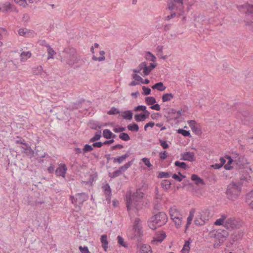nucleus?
Masks as SVG:
<instances>
[{
	"label": "nucleus",
	"instance_id": "nucleus-1",
	"mask_svg": "<svg viewBox=\"0 0 253 253\" xmlns=\"http://www.w3.org/2000/svg\"><path fill=\"white\" fill-rule=\"evenodd\" d=\"M144 194L140 189H137L136 192L132 195L126 197V204L127 210L129 211L132 208H134L137 211L141 208L142 200Z\"/></svg>",
	"mask_w": 253,
	"mask_h": 253
},
{
	"label": "nucleus",
	"instance_id": "nucleus-2",
	"mask_svg": "<svg viewBox=\"0 0 253 253\" xmlns=\"http://www.w3.org/2000/svg\"><path fill=\"white\" fill-rule=\"evenodd\" d=\"M238 10L243 13L246 14V16L249 19H252L253 20V5L246 3L243 5L237 6ZM245 25L246 29L249 31L253 32V21L250 20H244Z\"/></svg>",
	"mask_w": 253,
	"mask_h": 253
},
{
	"label": "nucleus",
	"instance_id": "nucleus-3",
	"mask_svg": "<svg viewBox=\"0 0 253 253\" xmlns=\"http://www.w3.org/2000/svg\"><path fill=\"white\" fill-rule=\"evenodd\" d=\"M168 217L164 212H159L152 216L148 221L150 228L155 230L157 227H160L167 222Z\"/></svg>",
	"mask_w": 253,
	"mask_h": 253
},
{
	"label": "nucleus",
	"instance_id": "nucleus-4",
	"mask_svg": "<svg viewBox=\"0 0 253 253\" xmlns=\"http://www.w3.org/2000/svg\"><path fill=\"white\" fill-rule=\"evenodd\" d=\"M79 60L76 53V50L74 48H67L65 49L61 57V61L65 62L70 67L77 63Z\"/></svg>",
	"mask_w": 253,
	"mask_h": 253
},
{
	"label": "nucleus",
	"instance_id": "nucleus-5",
	"mask_svg": "<svg viewBox=\"0 0 253 253\" xmlns=\"http://www.w3.org/2000/svg\"><path fill=\"white\" fill-rule=\"evenodd\" d=\"M241 186L239 183L231 182L227 187L226 194L228 199L234 201L240 194Z\"/></svg>",
	"mask_w": 253,
	"mask_h": 253
},
{
	"label": "nucleus",
	"instance_id": "nucleus-6",
	"mask_svg": "<svg viewBox=\"0 0 253 253\" xmlns=\"http://www.w3.org/2000/svg\"><path fill=\"white\" fill-rule=\"evenodd\" d=\"M184 0H168L167 9L170 11L183 12Z\"/></svg>",
	"mask_w": 253,
	"mask_h": 253
},
{
	"label": "nucleus",
	"instance_id": "nucleus-7",
	"mask_svg": "<svg viewBox=\"0 0 253 253\" xmlns=\"http://www.w3.org/2000/svg\"><path fill=\"white\" fill-rule=\"evenodd\" d=\"M211 234V237L223 243L226 240L229 235L227 230L220 229L212 231Z\"/></svg>",
	"mask_w": 253,
	"mask_h": 253
},
{
	"label": "nucleus",
	"instance_id": "nucleus-8",
	"mask_svg": "<svg viewBox=\"0 0 253 253\" xmlns=\"http://www.w3.org/2000/svg\"><path fill=\"white\" fill-rule=\"evenodd\" d=\"M21 148L23 149L22 152L25 153L29 158H32L35 155H39L38 151H33L27 143L25 144Z\"/></svg>",
	"mask_w": 253,
	"mask_h": 253
},
{
	"label": "nucleus",
	"instance_id": "nucleus-9",
	"mask_svg": "<svg viewBox=\"0 0 253 253\" xmlns=\"http://www.w3.org/2000/svg\"><path fill=\"white\" fill-rule=\"evenodd\" d=\"M143 70V73L144 76H147L148 72V66L145 62L141 63L138 67L136 69H133L132 71L135 73H139L141 74V71Z\"/></svg>",
	"mask_w": 253,
	"mask_h": 253
},
{
	"label": "nucleus",
	"instance_id": "nucleus-10",
	"mask_svg": "<svg viewBox=\"0 0 253 253\" xmlns=\"http://www.w3.org/2000/svg\"><path fill=\"white\" fill-rule=\"evenodd\" d=\"M248 164L247 160L242 156H240L238 158L237 160H235V162L233 165H236V169H243L244 166Z\"/></svg>",
	"mask_w": 253,
	"mask_h": 253
},
{
	"label": "nucleus",
	"instance_id": "nucleus-11",
	"mask_svg": "<svg viewBox=\"0 0 253 253\" xmlns=\"http://www.w3.org/2000/svg\"><path fill=\"white\" fill-rule=\"evenodd\" d=\"M243 236V233L241 230L236 231L231 236V240L230 243L231 245L233 244L237 241L240 240Z\"/></svg>",
	"mask_w": 253,
	"mask_h": 253
},
{
	"label": "nucleus",
	"instance_id": "nucleus-12",
	"mask_svg": "<svg viewBox=\"0 0 253 253\" xmlns=\"http://www.w3.org/2000/svg\"><path fill=\"white\" fill-rule=\"evenodd\" d=\"M102 189L104 190V194L106 196V200L108 203H110L111 201V197L112 196V190L109 184L106 183L102 186Z\"/></svg>",
	"mask_w": 253,
	"mask_h": 253
},
{
	"label": "nucleus",
	"instance_id": "nucleus-13",
	"mask_svg": "<svg viewBox=\"0 0 253 253\" xmlns=\"http://www.w3.org/2000/svg\"><path fill=\"white\" fill-rule=\"evenodd\" d=\"M76 197H77L79 204L81 205H83V203L86 201L89 197L88 194L84 192L77 193L76 194Z\"/></svg>",
	"mask_w": 253,
	"mask_h": 253
},
{
	"label": "nucleus",
	"instance_id": "nucleus-14",
	"mask_svg": "<svg viewBox=\"0 0 253 253\" xmlns=\"http://www.w3.org/2000/svg\"><path fill=\"white\" fill-rule=\"evenodd\" d=\"M130 155V152L127 151L125 154L117 157H113L112 158V159L113 160L114 163H118V164H121L125 161L126 159L129 157Z\"/></svg>",
	"mask_w": 253,
	"mask_h": 253
},
{
	"label": "nucleus",
	"instance_id": "nucleus-15",
	"mask_svg": "<svg viewBox=\"0 0 253 253\" xmlns=\"http://www.w3.org/2000/svg\"><path fill=\"white\" fill-rule=\"evenodd\" d=\"M67 168L65 164H63L59 166L55 170V174L57 176L64 177L66 173Z\"/></svg>",
	"mask_w": 253,
	"mask_h": 253
},
{
	"label": "nucleus",
	"instance_id": "nucleus-16",
	"mask_svg": "<svg viewBox=\"0 0 253 253\" xmlns=\"http://www.w3.org/2000/svg\"><path fill=\"white\" fill-rule=\"evenodd\" d=\"M166 237V233L163 232L162 233L157 235L153 238V239L152 241V243L153 244L158 245V244L161 243Z\"/></svg>",
	"mask_w": 253,
	"mask_h": 253
},
{
	"label": "nucleus",
	"instance_id": "nucleus-17",
	"mask_svg": "<svg viewBox=\"0 0 253 253\" xmlns=\"http://www.w3.org/2000/svg\"><path fill=\"white\" fill-rule=\"evenodd\" d=\"M181 160L193 162L195 161L194 153L193 152H186L182 154Z\"/></svg>",
	"mask_w": 253,
	"mask_h": 253
},
{
	"label": "nucleus",
	"instance_id": "nucleus-18",
	"mask_svg": "<svg viewBox=\"0 0 253 253\" xmlns=\"http://www.w3.org/2000/svg\"><path fill=\"white\" fill-rule=\"evenodd\" d=\"M134 230V236L133 238L136 239L138 242L141 239V236L142 235V227L138 228H133Z\"/></svg>",
	"mask_w": 253,
	"mask_h": 253
},
{
	"label": "nucleus",
	"instance_id": "nucleus-19",
	"mask_svg": "<svg viewBox=\"0 0 253 253\" xmlns=\"http://www.w3.org/2000/svg\"><path fill=\"white\" fill-rule=\"evenodd\" d=\"M236 223L237 222L235 219L230 218L226 220L224 226L226 227L227 229H233L236 226Z\"/></svg>",
	"mask_w": 253,
	"mask_h": 253
},
{
	"label": "nucleus",
	"instance_id": "nucleus-20",
	"mask_svg": "<svg viewBox=\"0 0 253 253\" xmlns=\"http://www.w3.org/2000/svg\"><path fill=\"white\" fill-rule=\"evenodd\" d=\"M191 180L195 181V184L199 185L200 184L204 185V180L196 174H192L191 175Z\"/></svg>",
	"mask_w": 253,
	"mask_h": 253
},
{
	"label": "nucleus",
	"instance_id": "nucleus-21",
	"mask_svg": "<svg viewBox=\"0 0 253 253\" xmlns=\"http://www.w3.org/2000/svg\"><path fill=\"white\" fill-rule=\"evenodd\" d=\"M169 214L171 219H177V217L181 216L179 212L175 208H170Z\"/></svg>",
	"mask_w": 253,
	"mask_h": 253
},
{
	"label": "nucleus",
	"instance_id": "nucleus-22",
	"mask_svg": "<svg viewBox=\"0 0 253 253\" xmlns=\"http://www.w3.org/2000/svg\"><path fill=\"white\" fill-rule=\"evenodd\" d=\"M163 110L166 112V114L164 115V116L168 120L172 119L170 115V114H174L176 113V110L173 108H164Z\"/></svg>",
	"mask_w": 253,
	"mask_h": 253
},
{
	"label": "nucleus",
	"instance_id": "nucleus-23",
	"mask_svg": "<svg viewBox=\"0 0 253 253\" xmlns=\"http://www.w3.org/2000/svg\"><path fill=\"white\" fill-rule=\"evenodd\" d=\"M100 241L102 243V248L106 251L108 248V242L107 236L106 234L102 235L100 238Z\"/></svg>",
	"mask_w": 253,
	"mask_h": 253
},
{
	"label": "nucleus",
	"instance_id": "nucleus-24",
	"mask_svg": "<svg viewBox=\"0 0 253 253\" xmlns=\"http://www.w3.org/2000/svg\"><path fill=\"white\" fill-rule=\"evenodd\" d=\"M152 88L153 89H157L160 91H163L166 89V86L164 85L162 82H159L154 84L152 86Z\"/></svg>",
	"mask_w": 253,
	"mask_h": 253
},
{
	"label": "nucleus",
	"instance_id": "nucleus-25",
	"mask_svg": "<svg viewBox=\"0 0 253 253\" xmlns=\"http://www.w3.org/2000/svg\"><path fill=\"white\" fill-rule=\"evenodd\" d=\"M122 116L124 119L131 120L133 117V113L131 110L125 111L122 113Z\"/></svg>",
	"mask_w": 253,
	"mask_h": 253
},
{
	"label": "nucleus",
	"instance_id": "nucleus-26",
	"mask_svg": "<svg viewBox=\"0 0 253 253\" xmlns=\"http://www.w3.org/2000/svg\"><path fill=\"white\" fill-rule=\"evenodd\" d=\"M191 243V240L190 238H189L187 241H185L184 246L182 249V252L183 253H189Z\"/></svg>",
	"mask_w": 253,
	"mask_h": 253
},
{
	"label": "nucleus",
	"instance_id": "nucleus-27",
	"mask_svg": "<svg viewBox=\"0 0 253 253\" xmlns=\"http://www.w3.org/2000/svg\"><path fill=\"white\" fill-rule=\"evenodd\" d=\"M171 182L167 179L164 180L161 182V186L162 187L166 190H168L171 187Z\"/></svg>",
	"mask_w": 253,
	"mask_h": 253
},
{
	"label": "nucleus",
	"instance_id": "nucleus-28",
	"mask_svg": "<svg viewBox=\"0 0 253 253\" xmlns=\"http://www.w3.org/2000/svg\"><path fill=\"white\" fill-rule=\"evenodd\" d=\"M127 127L131 131L138 132L139 131V126L135 123L128 125Z\"/></svg>",
	"mask_w": 253,
	"mask_h": 253
},
{
	"label": "nucleus",
	"instance_id": "nucleus-29",
	"mask_svg": "<svg viewBox=\"0 0 253 253\" xmlns=\"http://www.w3.org/2000/svg\"><path fill=\"white\" fill-rule=\"evenodd\" d=\"M174 165L177 167L180 168L184 169H186L189 168L186 163L183 162H179L178 161L175 162Z\"/></svg>",
	"mask_w": 253,
	"mask_h": 253
},
{
	"label": "nucleus",
	"instance_id": "nucleus-30",
	"mask_svg": "<svg viewBox=\"0 0 253 253\" xmlns=\"http://www.w3.org/2000/svg\"><path fill=\"white\" fill-rule=\"evenodd\" d=\"M134 119L137 122H143L146 120V117L143 113L136 114L134 115Z\"/></svg>",
	"mask_w": 253,
	"mask_h": 253
},
{
	"label": "nucleus",
	"instance_id": "nucleus-31",
	"mask_svg": "<svg viewBox=\"0 0 253 253\" xmlns=\"http://www.w3.org/2000/svg\"><path fill=\"white\" fill-rule=\"evenodd\" d=\"M173 97L174 95L171 93L164 94L162 97V101L164 102L170 101Z\"/></svg>",
	"mask_w": 253,
	"mask_h": 253
},
{
	"label": "nucleus",
	"instance_id": "nucleus-32",
	"mask_svg": "<svg viewBox=\"0 0 253 253\" xmlns=\"http://www.w3.org/2000/svg\"><path fill=\"white\" fill-rule=\"evenodd\" d=\"M88 126H89L90 128L92 129L97 130L98 128H101V126H99L96 122L94 121L91 120L88 123Z\"/></svg>",
	"mask_w": 253,
	"mask_h": 253
},
{
	"label": "nucleus",
	"instance_id": "nucleus-33",
	"mask_svg": "<svg viewBox=\"0 0 253 253\" xmlns=\"http://www.w3.org/2000/svg\"><path fill=\"white\" fill-rule=\"evenodd\" d=\"M101 137V130H99L97 131L93 137H92L90 140V142H94L100 139Z\"/></svg>",
	"mask_w": 253,
	"mask_h": 253
},
{
	"label": "nucleus",
	"instance_id": "nucleus-34",
	"mask_svg": "<svg viewBox=\"0 0 253 253\" xmlns=\"http://www.w3.org/2000/svg\"><path fill=\"white\" fill-rule=\"evenodd\" d=\"M11 9V5L9 3H6L0 5V10L2 12H6Z\"/></svg>",
	"mask_w": 253,
	"mask_h": 253
},
{
	"label": "nucleus",
	"instance_id": "nucleus-35",
	"mask_svg": "<svg viewBox=\"0 0 253 253\" xmlns=\"http://www.w3.org/2000/svg\"><path fill=\"white\" fill-rule=\"evenodd\" d=\"M145 102L148 105L152 106L156 102V99L154 97L149 96L145 98Z\"/></svg>",
	"mask_w": 253,
	"mask_h": 253
},
{
	"label": "nucleus",
	"instance_id": "nucleus-36",
	"mask_svg": "<svg viewBox=\"0 0 253 253\" xmlns=\"http://www.w3.org/2000/svg\"><path fill=\"white\" fill-rule=\"evenodd\" d=\"M99 54L101 55V56L99 57H96L95 56L93 55L92 56V60L94 61H102L105 60V57L104 56V54H105V51H100L99 52Z\"/></svg>",
	"mask_w": 253,
	"mask_h": 253
},
{
	"label": "nucleus",
	"instance_id": "nucleus-37",
	"mask_svg": "<svg viewBox=\"0 0 253 253\" xmlns=\"http://www.w3.org/2000/svg\"><path fill=\"white\" fill-rule=\"evenodd\" d=\"M145 58L147 60L154 62L156 60V57L151 52L147 51L146 52Z\"/></svg>",
	"mask_w": 253,
	"mask_h": 253
},
{
	"label": "nucleus",
	"instance_id": "nucleus-38",
	"mask_svg": "<svg viewBox=\"0 0 253 253\" xmlns=\"http://www.w3.org/2000/svg\"><path fill=\"white\" fill-rule=\"evenodd\" d=\"M133 161H130L128 162L127 163H126L124 166H122L120 167L118 170H120V172L122 173V171H125L126 170H127L132 165Z\"/></svg>",
	"mask_w": 253,
	"mask_h": 253
},
{
	"label": "nucleus",
	"instance_id": "nucleus-39",
	"mask_svg": "<svg viewBox=\"0 0 253 253\" xmlns=\"http://www.w3.org/2000/svg\"><path fill=\"white\" fill-rule=\"evenodd\" d=\"M140 253H152V251L150 249V247L143 245L140 248Z\"/></svg>",
	"mask_w": 253,
	"mask_h": 253
},
{
	"label": "nucleus",
	"instance_id": "nucleus-40",
	"mask_svg": "<svg viewBox=\"0 0 253 253\" xmlns=\"http://www.w3.org/2000/svg\"><path fill=\"white\" fill-rule=\"evenodd\" d=\"M46 47H47V50L48 54L47 59H49L50 58H53V56L55 54V52L49 44H47Z\"/></svg>",
	"mask_w": 253,
	"mask_h": 253
},
{
	"label": "nucleus",
	"instance_id": "nucleus-41",
	"mask_svg": "<svg viewBox=\"0 0 253 253\" xmlns=\"http://www.w3.org/2000/svg\"><path fill=\"white\" fill-rule=\"evenodd\" d=\"M21 61H24L31 56V53L30 51L22 52L21 53Z\"/></svg>",
	"mask_w": 253,
	"mask_h": 253
},
{
	"label": "nucleus",
	"instance_id": "nucleus-42",
	"mask_svg": "<svg viewBox=\"0 0 253 253\" xmlns=\"http://www.w3.org/2000/svg\"><path fill=\"white\" fill-rule=\"evenodd\" d=\"M112 134V132L109 129H105L103 131V136L107 139H110Z\"/></svg>",
	"mask_w": 253,
	"mask_h": 253
},
{
	"label": "nucleus",
	"instance_id": "nucleus-43",
	"mask_svg": "<svg viewBox=\"0 0 253 253\" xmlns=\"http://www.w3.org/2000/svg\"><path fill=\"white\" fill-rule=\"evenodd\" d=\"M177 132L179 134H182L184 136L191 137V134L189 131L186 130L182 128H179L177 130Z\"/></svg>",
	"mask_w": 253,
	"mask_h": 253
},
{
	"label": "nucleus",
	"instance_id": "nucleus-44",
	"mask_svg": "<svg viewBox=\"0 0 253 253\" xmlns=\"http://www.w3.org/2000/svg\"><path fill=\"white\" fill-rule=\"evenodd\" d=\"M93 150V147L92 145H90L89 144H85L84 146V148L83 149V154H85V153L90 152Z\"/></svg>",
	"mask_w": 253,
	"mask_h": 253
},
{
	"label": "nucleus",
	"instance_id": "nucleus-45",
	"mask_svg": "<svg viewBox=\"0 0 253 253\" xmlns=\"http://www.w3.org/2000/svg\"><path fill=\"white\" fill-rule=\"evenodd\" d=\"M43 69L41 66H39L37 67L34 68L33 69V73L35 75H39L42 74V72Z\"/></svg>",
	"mask_w": 253,
	"mask_h": 253
},
{
	"label": "nucleus",
	"instance_id": "nucleus-46",
	"mask_svg": "<svg viewBox=\"0 0 253 253\" xmlns=\"http://www.w3.org/2000/svg\"><path fill=\"white\" fill-rule=\"evenodd\" d=\"M239 172L242 174V175L240 177L241 180H247L248 176V173L244 169H240Z\"/></svg>",
	"mask_w": 253,
	"mask_h": 253
},
{
	"label": "nucleus",
	"instance_id": "nucleus-47",
	"mask_svg": "<svg viewBox=\"0 0 253 253\" xmlns=\"http://www.w3.org/2000/svg\"><path fill=\"white\" fill-rule=\"evenodd\" d=\"M119 138L125 141H127L130 139V138L128 134L126 132H122L119 135Z\"/></svg>",
	"mask_w": 253,
	"mask_h": 253
},
{
	"label": "nucleus",
	"instance_id": "nucleus-48",
	"mask_svg": "<svg viewBox=\"0 0 253 253\" xmlns=\"http://www.w3.org/2000/svg\"><path fill=\"white\" fill-rule=\"evenodd\" d=\"M121 172H120V170H116L114 171L113 173H109V176L111 178H116L119 176H120L121 174Z\"/></svg>",
	"mask_w": 253,
	"mask_h": 253
},
{
	"label": "nucleus",
	"instance_id": "nucleus-49",
	"mask_svg": "<svg viewBox=\"0 0 253 253\" xmlns=\"http://www.w3.org/2000/svg\"><path fill=\"white\" fill-rule=\"evenodd\" d=\"M194 223L196 225L202 226V225H203L204 224H205V221L204 219H202V216L201 215L200 219H198L197 218H196L195 219Z\"/></svg>",
	"mask_w": 253,
	"mask_h": 253
},
{
	"label": "nucleus",
	"instance_id": "nucleus-50",
	"mask_svg": "<svg viewBox=\"0 0 253 253\" xmlns=\"http://www.w3.org/2000/svg\"><path fill=\"white\" fill-rule=\"evenodd\" d=\"M157 177L159 178H168L170 177V173L168 172L161 171L159 172Z\"/></svg>",
	"mask_w": 253,
	"mask_h": 253
},
{
	"label": "nucleus",
	"instance_id": "nucleus-51",
	"mask_svg": "<svg viewBox=\"0 0 253 253\" xmlns=\"http://www.w3.org/2000/svg\"><path fill=\"white\" fill-rule=\"evenodd\" d=\"M120 111L118 110L115 107H112L110 110L107 112L108 115H116L118 114H120Z\"/></svg>",
	"mask_w": 253,
	"mask_h": 253
},
{
	"label": "nucleus",
	"instance_id": "nucleus-52",
	"mask_svg": "<svg viewBox=\"0 0 253 253\" xmlns=\"http://www.w3.org/2000/svg\"><path fill=\"white\" fill-rule=\"evenodd\" d=\"M171 11V14L169 15H168L166 17V19L167 20H169L170 19L174 18L177 15L179 16H180L181 15L180 13L181 12L177 11V12H172V11Z\"/></svg>",
	"mask_w": 253,
	"mask_h": 253
},
{
	"label": "nucleus",
	"instance_id": "nucleus-53",
	"mask_svg": "<svg viewBox=\"0 0 253 253\" xmlns=\"http://www.w3.org/2000/svg\"><path fill=\"white\" fill-rule=\"evenodd\" d=\"M159 142L160 143L161 146L164 149H167L169 148V147L167 141L159 139Z\"/></svg>",
	"mask_w": 253,
	"mask_h": 253
},
{
	"label": "nucleus",
	"instance_id": "nucleus-54",
	"mask_svg": "<svg viewBox=\"0 0 253 253\" xmlns=\"http://www.w3.org/2000/svg\"><path fill=\"white\" fill-rule=\"evenodd\" d=\"M142 89H143L142 94L144 95H149L151 93V90L148 87H147V86H143L142 87Z\"/></svg>",
	"mask_w": 253,
	"mask_h": 253
},
{
	"label": "nucleus",
	"instance_id": "nucleus-55",
	"mask_svg": "<svg viewBox=\"0 0 253 253\" xmlns=\"http://www.w3.org/2000/svg\"><path fill=\"white\" fill-rule=\"evenodd\" d=\"M29 32L27 31V29L20 28L18 31V33L19 35L22 36L24 37H27V35L29 34Z\"/></svg>",
	"mask_w": 253,
	"mask_h": 253
},
{
	"label": "nucleus",
	"instance_id": "nucleus-56",
	"mask_svg": "<svg viewBox=\"0 0 253 253\" xmlns=\"http://www.w3.org/2000/svg\"><path fill=\"white\" fill-rule=\"evenodd\" d=\"M146 107L144 105H138L137 106L135 107L134 109V111L136 112L140 111H142L144 112V111H146Z\"/></svg>",
	"mask_w": 253,
	"mask_h": 253
},
{
	"label": "nucleus",
	"instance_id": "nucleus-57",
	"mask_svg": "<svg viewBox=\"0 0 253 253\" xmlns=\"http://www.w3.org/2000/svg\"><path fill=\"white\" fill-rule=\"evenodd\" d=\"M157 66V63H150V66H148V72L147 74V76L149 75L150 73H151V71L154 69Z\"/></svg>",
	"mask_w": 253,
	"mask_h": 253
},
{
	"label": "nucleus",
	"instance_id": "nucleus-58",
	"mask_svg": "<svg viewBox=\"0 0 253 253\" xmlns=\"http://www.w3.org/2000/svg\"><path fill=\"white\" fill-rule=\"evenodd\" d=\"M194 210H192L190 211L189 215L187 218V221L188 224H191V221L193 218L194 217Z\"/></svg>",
	"mask_w": 253,
	"mask_h": 253
},
{
	"label": "nucleus",
	"instance_id": "nucleus-59",
	"mask_svg": "<svg viewBox=\"0 0 253 253\" xmlns=\"http://www.w3.org/2000/svg\"><path fill=\"white\" fill-rule=\"evenodd\" d=\"M181 218L182 217H178L177 219H172V220L174 222L175 225L177 227H179L181 224Z\"/></svg>",
	"mask_w": 253,
	"mask_h": 253
},
{
	"label": "nucleus",
	"instance_id": "nucleus-60",
	"mask_svg": "<svg viewBox=\"0 0 253 253\" xmlns=\"http://www.w3.org/2000/svg\"><path fill=\"white\" fill-rule=\"evenodd\" d=\"M14 1L23 7H25L27 5L26 0H14Z\"/></svg>",
	"mask_w": 253,
	"mask_h": 253
},
{
	"label": "nucleus",
	"instance_id": "nucleus-61",
	"mask_svg": "<svg viewBox=\"0 0 253 253\" xmlns=\"http://www.w3.org/2000/svg\"><path fill=\"white\" fill-rule=\"evenodd\" d=\"M142 161L148 168H150V167H152V165L151 164L149 159H148L147 158H143L142 159Z\"/></svg>",
	"mask_w": 253,
	"mask_h": 253
},
{
	"label": "nucleus",
	"instance_id": "nucleus-62",
	"mask_svg": "<svg viewBox=\"0 0 253 253\" xmlns=\"http://www.w3.org/2000/svg\"><path fill=\"white\" fill-rule=\"evenodd\" d=\"M117 238L118 240V243L120 245H121L124 247H127V245L124 243V239L121 236H118Z\"/></svg>",
	"mask_w": 253,
	"mask_h": 253
},
{
	"label": "nucleus",
	"instance_id": "nucleus-63",
	"mask_svg": "<svg viewBox=\"0 0 253 253\" xmlns=\"http://www.w3.org/2000/svg\"><path fill=\"white\" fill-rule=\"evenodd\" d=\"M192 130L196 134H200L201 133V129L198 128L196 126L192 127Z\"/></svg>",
	"mask_w": 253,
	"mask_h": 253
},
{
	"label": "nucleus",
	"instance_id": "nucleus-64",
	"mask_svg": "<svg viewBox=\"0 0 253 253\" xmlns=\"http://www.w3.org/2000/svg\"><path fill=\"white\" fill-rule=\"evenodd\" d=\"M79 249L82 253H90L87 247L80 246Z\"/></svg>",
	"mask_w": 253,
	"mask_h": 253
}]
</instances>
